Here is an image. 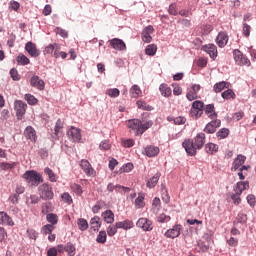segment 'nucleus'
<instances>
[{"label":"nucleus","instance_id":"nucleus-46","mask_svg":"<svg viewBox=\"0 0 256 256\" xmlns=\"http://www.w3.org/2000/svg\"><path fill=\"white\" fill-rule=\"evenodd\" d=\"M39 201H41V196H37L35 194L30 195V197L27 200V204L28 205H37V203H39Z\"/></svg>","mask_w":256,"mask_h":256},{"label":"nucleus","instance_id":"nucleus-40","mask_svg":"<svg viewBox=\"0 0 256 256\" xmlns=\"http://www.w3.org/2000/svg\"><path fill=\"white\" fill-rule=\"evenodd\" d=\"M77 225L80 231H87V229H89V223L85 220V218H79Z\"/></svg>","mask_w":256,"mask_h":256},{"label":"nucleus","instance_id":"nucleus-63","mask_svg":"<svg viewBox=\"0 0 256 256\" xmlns=\"http://www.w3.org/2000/svg\"><path fill=\"white\" fill-rule=\"evenodd\" d=\"M203 107H204L203 102L199 101V100L193 102V104H192V108L198 109L199 111H203Z\"/></svg>","mask_w":256,"mask_h":256},{"label":"nucleus","instance_id":"nucleus-36","mask_svg":"<svg viewBox=\"0 0 256 256\" xmlns=\"http://www.w3.org/2000/svg\"><path fill=\"white\" fill-rule=\"evenodd\" d=\"M136 105H137L138 109H142V111H153V106L147 104V102H145L143 100H138L136 102Z\"/></svg>","mask_w":256,"mask_h":256},{"label":"nucleus","instance_id":"nucleus-9","mask_svg":"<svg viewBox=\"0 0 256 256\" xmlns=\"http://www.w3.org/2000/svg\"><path fill=\"white\" fill-rule=\"evenodd\" d=\"M136 225L143 231H153V222L147 218H139Z\"/></svg>","mask_w":256,"mask_h":256},{"label":"nucleus","instance_id":"nucleus-38","mask_svg":"<svg viewBox=\"0 0 256 256\" xmlns=\"http://www.w3.org/2000/svg\"><path fill=\"white\" fill-rule=\"evenodd\" d=\"M227 90L222 92L221 97L226 99V101H229V99H235V97H237V95L235 94V92H233L232 89L226 88Z\"/></svg>","mask_w":256,"mask_h":256},{"label":"nucleus","instance_id":"nucleus-53","mask_svg":"<svg viewBox=\"0 0 256 256\" xmlns=\"http://www.w3.org/2000/svg\"><path fill=\"white\" fill-rule=\"evenodd\" d=\"M119 229V227H117V223L114 226H108L107 228V235L109 237H113L114 235L117 234V230Z\"/></svg>","mask_w":256,"mask_h":256},{"label":"nucleus","instance_id":"nucleus-20","mask_svg":"<svg viewBox=\"0 0 256 256\" xmlns=\"http://www.w3.org/2000/svg\"><path fill=\"white\" fill-rule=\"evenodd\" d=\"M153 31H155V29L151 25L144 28V30L142 31V41H144V43H151L153 39L151 37Z\"/></svg>","mask_w":256,"mask_h":256},{"label":"nucleus","instance_id":"nucleus-35","mask_svg":"<svg viewBox=\"0 0 256 256\" xmlns=\"http://www.w3.org/2000/svg\"><path fill=\"white\" fill-rule=\"evenodd\" d=\"M135 207L137 209H143V207H145V194H138L135 200Z\"/></svg>","mask_w":256,"mask_h":256},{"label":"nucleus","instance_id":"nucleus-43","mask_svg":"<svg viewBox=\"0 0 256 256\" xmlns=\"http://www.w3.org/2000/svg\"><path fill=\"white\" fill-rule=\"evenodd\" d=\"M216 137L218 139H227L229 137V129L227 128H222L216 133Z\"/></svg>","mask_w":256,"mask_h":256},{"label":"nucleus","instance_id":"nucleus-62","mask_svg":"<svg viewBox=\"0 0 256 256\" xmlns=\"http://www.w3.org/2000/svg\"><path fill=\"white\" fill-rule=\"evenodd\" d=\"M8 199L12 205H17V203H19V194L14 193L10 195Z\"/></svg>","mask_w":256,"mask_h":256},{"label":"nucleus","instance_id":"nucleus-21","mask_svg":"<svg viewBox=\"0 0 256 256\" xmlns=\"http://www.w3.org/2000/svg\"><path fill=\"white\" fill-rule=\"evenodd\" d=\"M0 225H8L9 227H13L15 225V222L9 214H7L6 212H0Z\"/></svg>","mask_w":256,"mask_h":256},{"label":"nucleus","instance_id":"nucleus-45","mask_svg":"<svg viewBox=\"0 0 256 256\" xmlns=\"http://www.w3.org/2000/svg\"><path fill=\"white\" fill-rule=\"evenodd\" d=\"M54 229H55V226L51 224H46L42 227L41 232L43 233V235H50L51 233H53Z\"/></svg>","mask_w":256,"mask_h":256},{"label":"nucleus","instance_id":"nucleus-4","mask_svg":"<svg viewBox=\"0 0 256 256\" xmlns=\"http://www.w3.org/2000/svg\"><path fill=\"white\" fill-rule=\"evenodd\" d=\"M38 194L43 201H51L53 197H55V193H53V187L48 183H44L38 187Z\"/></svg>","mask_w":256,"mask_h":256},{"label":"nucleus","instance_id":"nucleus-32","mask_svg":"<svg viewBox=\"0 0 256 256\" xmlns=\"http://www.w3.org/2000/svg\"><path fill=\"white\" fill-rule=\"evenodd\" d=\"M159 91L162 97H171V93H173L171 87H169V85L167 84H161L159 87Z\"/></svg>","mask_w":256,"mask_h":256},{"label":"nucleus","instance_id":"nucleus-5","mask_svg":"<svg viewBox=\"0 0 256 256\" xmlns=\"http://www.w3.org/2000/svg\"><path fill=\"white\" fill-rule=\"evenodd\" d=\"M233 55H234V61L238 65H246V67H249V65H251V61L248 60L245 55H243V52L241 50H238V49L234 50Z\"/></svg>","mask_w":256,"mask_h":256},{"label":"nucleus","instance_id":"nucleus-42","mask_svg":"<svg viewBox=\"0 0 256 256\" xmlns=\"http://www.w3.org/2000/svg\"><path fill=\"white\" fill-rule=\"evenodd\" d=\"M96 241L97 243L101 244L107 243V232H105V230L100 231L96 238Z\"/></svg>","mask_w":256,"mask_h":256},{"label":"nucleus","instance_id":"nucleus-37","mask_svg":"<svg viewBox=\"0 0 256 256\" xmlns=\"http://www.w3.org/2000/svg\"><path fill=\"white\" fill-rule=\"evenodd\" d=\"M70 189L73 193H75V195H78V197H81V195H83V188L77 183H71Z\"/></svg>","mask_w":256,"mask_h":256},{"label":"nucleus","instance_id":"nucleus-56","mask_svg":"<svg viewBox=\"0 0 256 256\" xmlns=\"http://www.w3.org/2000/svg\"><path fill=\"white\" fill-rule=\"evenodd\" d=\"M175 125H185L187 123V118L183 116H178L173 119Z\"/></svg>","mask_w":256,"mask_h":256},{"label":"nucleus","instance_id":"nucleus-3","mask_svg":"<svg viewBox=\"0 0 256 256\" xmlns=\"http://www.w3.org/2000/svg\"><path fill=\"white\" fill-rule=\"evenodd\" d=\"M23 179L30 187H38L40 183H43V176L35 170H28L23 174Z\"/></svg>","mask_w":256,"mask_h":256},{"label":"nucleus","instance_id":"nucleus-33","mask_svg":"<svg viewBox=\"0 0 256 256\" xmlns=\"http://www.w3.org/2000/svg\"><path fill=\"white\" fill-rule=\"evenodd\" d=\"M205 151L208 155H215L219 151V146L214 143H208L205 146Z\"/></svg>","mask_w":256,"mask_h":256},{"label":"nucleus","instance_id":"nucleus-1","mask_svg":"<svg viewBox=\"0 0 256 256\" xmlns=\"http://www.w3.org/2000/svg\"><path fill=\"white\" fill-rule=\"evenodd\" d=\"M204 145L205 133L203 132L198 133L194 139H185L182 143V147L190 157H195V155H197V151L203 149Z\"/></svg>","mask_w":256,"mask_h":256},{"label":"nucleus","instance_id":"nucleus-44","mask_svg":"<svg viewBox=\"0 0 256 256\" xmlns=\"http://www.w3.org/2000/svg\"><path fill=\"white\" fill-rule=\"evenodd\" d=\"M16 61L19 65H29L30 63L29 58H27V56L23 54L18 55V57L16 58Z\"/></svg>","mask_w":256,"mask_h":256},{"label":"nucleus","instance_id":"nucleus-52","mask_svg":"<svg viewBox=\"0 0 256 256\" xmlns=\"http://www.w3.org/2000/svg\"><path fill=\"white\" fill-rule=\"evenodd\" d=\"M61 199L62 201H64V203H67L68 205H71V203H73V198L71 197V194H69V192L63 193Z\"/></svg>","mask_w":256,"mask_h":256},{"label":"nucleus","instance_id":"nucleus-61","mask_svg":"<svg viewBox=\"0 0 256 256\" xmlns=\"http://www.w3.org/2000/svg\"><path fill=\"white\" fill-rule=\"evenodd\" d=\"M100 149L102 151H109L111 149V143L109 141L105 140L100 143Z\"/></svg>","mask_w":256,"mask_h":256},{"label":"nucleus","instance_id":"nucleus-8","mask_svg":"<svg viewBox=\"0 0 256 256\" xmlns=\"http://www.w3.org/2000/svg\"><path fill=\"white\" fill-rule=\"evenodd\" d=\"M30 85L31 87H34L35 89H38V91H44L45 90V81L41 79L39 76L34 75L30 79Z\"/></svg>","mask_w":256,"mask_h":256},{"label":"nucleus","instance_id":"nucleus-25","mask_svg":"<svg viewBox=\"0 0 256 256\" xmlns=\"http://www.w3.org/2000/svg\"><path fill=\"white\" fill-rule=\"evenodd\" d=\"M144 153L147 157H155L159 155V147L157 146H147L144 150Z\"/></svg>","mask_w":256,"mask_h":256},{"label":"nucleus","instance_id":"nucleus-60","mask_svg":"<svg viewBox=\"0 0 256 256\" xmlns=\"http://www.w3.org/2000/svg\"><path fill=\"white\" fill-rule=\"evenodd\" d=\"M61 129H63V121L58 119L55 125V135H59V133H61Z\"/></svg>","mask_w":256,"mask_h":256},{"label":"nucleus","instance_id":"nucleus-41","mask_svg":"<svg viewBox=\"0 0 256 256\" xmlns=\"http://www.w3.org/2000/svg\"><path fill=\"white\" fill-rule=\"evenodd\" d=\"M44 173L46 175H48L49 181H51V183L57 182V176L55 175V172H53V170L51 168H49V167L45 168Z\"/></svg>","mask_w":256,"mask_h":256},{"label":"nucleus","instance_id":"nucleus-19","mask_svg":"<svg viewBox=\"0 0 256 256\" xmlns=\"http://www.w3.org/2000/svg\"><path fill=\"white\" fill-rule=\"evenodd\" d=\"M216 43L218 47H225V45L229 43V35H227V32H219L218 36L216 37Z\"/></svg>","mask_w":256,"mask_h":256},{"label":"nucleus","instance_id":"nucleus-28","mask_svg":"<svg viewBox=\"0 0 256 256\" xmlns=\"http://www.w3.org/2000/svg\"><path fill=\"white\" fill-rule=\"evenodd\" d=\"M61 45L54 43V44H49L48 46L45 47L43 53L44 55H53V51H60Z\"/></svg>","mask_w":256,"mask_h":256},{"label":"nucleus","instance_id":"nucleus-13","mask_svg":"<svg viewBox=\"0 0 256 256\" xmlns=\"http://www.w3.org/2000/svg\"><path fill=\"white\" fill-rule=\"evenodd\" d=\"M107 191L109 193H113V191H117L118 193H129L131 191V188L121 186V185H114L113 183H109L107 186Z\"/></svg>","mask_w":256,"mask_h":256},{"label":"nucleus","instance_id":"nucleus-15","mask_svg":"<svg viewBox=\"0 0 256 256\" xmlns=\"http://www.w3.org/2000/svg\"><path fill=\"white\" fill-rule=\"evenodd\" d=\"M110 45L116 51H125V49H127V45L125 44V42L119 38H113L112 40H110Z\"/></svg>","mask_w":256,"mask_h":256},{"label":"nucleus","instance_id":"nucleus-47","mask_svg":"<svg viewBox=\"0 0 256 256\" xmlns=\"http://www.w3.org/2000/svg\"><path fill=\"white\" fill-rule=\"evenodd\" d=\"M145 51H146V55H150L151 57H153V55H155V53H157V45L150 44L147 46Z\"/></svg>","mask_w":256,"mask_h":256},{"label":"nucleus","instance_id":"nucleus-39","mask_svg":"<svg viewBox=\"0 0 256 256\" xmlns=\"http://www.w3.org/2000/svg\"><path fill=\"white\" fill-rule=\"evenodd\" d=\"M143 92L141 91V88L137 85H133L130 89V95L131 97H134V99H137V97H141V94Z\"/></svg>","mask_w":256,"mask_h":256},{"label":"nucleus","instance_id":"nucleus-26","mask_svg":"<svg viewBox=\"0 0 256 256\" xmlns=\"http://www.w3.org/2000/svg\"><path fill=\"white\" fill-rule=\"evenodd\" d=\"M231 84L226 81L218 82L213 86V91L215 93H221V91H224V89H229Z\"/></svg>","mask_w":256,"mask_h":256},{"label":"nucleus","instance_id":"nucleus-34","mask_svg":"<svg viewBox=\"0 0 256 256\" xmlns=\"http://www.w3.org/2000/svg\"><path fill=\"white\" fill-rule=\"evenodd\" d=\"M46 221H48L52 227H55V225L59 223V216H57L55 213H49L46 215Z\"/></svg>","mask_w":256,"mask_h":256},{"label":"nucleus","instance_id":"nucleus-31","mask_svg":"<svg viewBox=\"0 0 256 256\" xmlns=\"http://www.w3.org/2000/svg\"><path fill=\"white\" fill-rule=\"evenodd\" d=\"M90 225L93 231H99V229H101V218H99V216H94L90 220Z\"/></svg>","mask_w":256,"mask_h":256},{"label":"nucleus","instance_id":"nucleus-22","mask_svg":"<svg viewBox=\"0 0 256 256\" xmlns=\"http://www.w3.org/2000/svg\"><path fill=\"white\" fill-rule=\"evenodd\" d=\"M24 137L26 139H30V141H37V133L35 132V129L31 126L26 127L24 130Z\"/></svg>","mask_w":256,"mask_h":256},{"label":"nucleus","instance_id":"nucleus-50","mask_svg":"<svg viewBox=\"0 0 256 256\" xmlns=\"http://www.w3.org/2000/svg\"><path fill=\"white\" fill-rule=\"evenodd\" d=\"M65 251H67L69 256H75V245H73L71 242H68L65 246Z\"/></svg>","mask_w":256,"mask_h":256},{"label":"nucleus","instance_id":"nucleus-64","mask_svg":"<svg viewBox=\"0 0 256 256\" xmlns=\"http://www.w3.org/2000/svg\"><path fill=\"white\" fill-rule=\"evenodd\" d=\"M122 145L123 147H133V145H135V140L133 139H126V140H122Z\"/></svg>","mask_w":256,"mask_h":256},{"label":"nucleus","instance_id":"nucleus-59","mask_svg":"<svg viewBox=\"0 0 256 256\" xmlns=\"http://www.w3.org/2000/svg\"><path fill=\"white\" fill-rule=\"evenodd\" d=\"M243 35L249 37L251 35V26L247 23H243Z\"/></svg>","mask_w":256,"mask_h":256},{"label":"nucleus","instance_id":"nucleus-12","mask_svg":"<svg viewBox=\"0 0 256 256\" xmlns=\"http://www.w3.org/2000/svg\"><path fill=\"white\" fill-rule=\"evenodd\" d=\"M199 91H201V85L194 84L186 94L188 101H195V99H197V94L199 93Z\"/></svg>","mask_w":256,"mask_h":256},{"label":"nucleus","instance_id":"nucleus-6","mask_svg":"<svg viewBox=\"0 0 256 256\" xmlns=\"http://www.w3.org/2000/svg\"><path fill=\"white\" fill-rule=\"evenodd\" d=\"M80 167L87 177H95V169H93V166H91V163H89L87 160H81Z\"/></svg>","mask_w":256,"mask_h":256},{"label":"nucleus","instance_id":"nucleus-16","mask_svg":"<svg viewBox=\"0 0 256 256\" xmlns=\"http://www.w3.org/2000/svg\"><path fill=\"white\" fill-rule=\"evenodd\" d=\"M181 235V225H175L165 233V237L168 239H175Z\"/></svg>","mask_w":256,"mask_h":256},{"label":"nucleus","instance_id":"nucleus-55","mask_svg":"<svg viewBox=\"0 0 256 256\" xmlns=\"http://www.w3.org/2000/svg\"><path fill=\"white\" fill-rule=\"evenodd\" d=\"M120 91H119V89H117V88H112V89H108L107 91H106V94H108L109 95V97H119V95H120Z\"/></svg>","mask_w":256,"mask_h":256},{"label":"nucleus","instance_id":"nucleus-58","mask_svg":"<svg viewBox=\"0 0 256 256\" xmlns=\"http://www.w3.org/2000/svg\"><path fill=\"white\" fill-rule=\"evenodd\" d=\"M231 199L234 202V205H239V203H241V193L235 192V194L231 196Z\"/></svg>","mask_w":256,"mask_h":256},{"label":"nucleus","instance_id":"nucleus-2","mask_svg":"<svg viewBox=\"0 0 256 256\" xmlns=\"http://www.w3.org/2000/svg\"><path fill=\"white\" fill-rule=\"evenodd\" d=\"M127 127L130 129V133H135L136 136L143 135L147 129L153 127V120L142 118L131 119L127 121Z\"/></svg>","mask_w":256,"mask_h":256},{"label":"nucleus","instance_id":"nucleus-54","mask_svg":"<svg viewBox=\"0 0 256 256\" xmlns=\"http://www.w3.org/2000/svg\"><path fill=\"white\" fill-rule=\"evenodd\" d=\"M190 115L191 117H194V119H199V117H201V115H203V110H198L196 108H191L190 111Z\"/></svg>","mask_w":256,"mask_h":256},{"label":"nucleus","instance_id":"nucleus-30","mask_svg":"<svg viewBox=\"0 0 256 256\" xmlns=\"http://www.w3.org/2000/svg\"><path fill=\"white\" fill-rule=\"evenodd\" d=\"M159 179H161V173L157 172L152 178H150L147 182V187L149 189H153L159 183Z\"/></svg>","mask_w":256,"mask_h":256},{"label":"nucleus","instance_id":"nucleus-17","mask_svg":"<svg viewBox=\"0 0 256 256\" xmlns=\"http://www.w3.org/2000/svg\"><path fill=\"white\" fill-rule=\"evenodd\" d=\"M25 50L30 57H39L40 55L39 49H37V45H35L33 42H27L25 45Z\"/></svg>","mask_w":256,"mask_h":256},{"label":"nucleus","instance_id":"nucleus-48","mask_svg":"<svg viewBox=\"0 0 256 256\" xmlns=\"http://www.w3.org/2000/svg\"><path fill=\"white\" fill-rule=\"evenodd\" d=\"M24 99L27 101L28 105H37L38 101L37 98H35V96L31 95V94H26L24 96Z\"/></svg>","mask_w":256,"mask_h":256},{"label":"nucleus","instance_id":"nucleus-14","mask_svg":"<svg viewBox=\"0 0 256 256\" xmlns=\"http://www.w3.org/2000/svg\"><path fill=\"white\" fill-rule=\"evenodd\" d=\"M14 109L16 111L17 117H21L22 115H25V112L27 111V105L25 102L17 100L14 103Z\"/></svg>","mask_w":256,"mask_h":256},{"label":"nucleus","instance_id":"nucleus-11","mask_svg":"<svg viewBox=\"0 0 256 256\" xmlns=\"http://www.w3.org/2000/svg\"><path fill=\"white\" fill-rule=\"evenodd\" d=\"M218 127H221V120L215 118L214 120H212L210 123L206 125V127L204 128V131L205 133L213 134L215 133V131H217Z\"/></svg>","mask_w":256,"mask_h":256},{"label":"nucleus","instance_id":"nucleus-24","mask_svg":"<svg viewBox=\"0 0 256 256\" xmlns=\"http://www.w3.org/2000/svg\"><path fill=\"white\" fill-rule=\"evenodd\" d=\"M247 189H249V182L240 181L236 184L234 191L235 193H240L242 195L244 191H247Z\"/></svg>","mask_w":256,"mask_h":256},{"label":"nucleus","instance_id":"nucleus-29","mask_svg":"<svg viewBox=\"0 0 256 256\" xmlns=\"http://www.w3.org/2000/svg\"><path fill=\"white\" fill-rule=\"evenodd\" d=\"M102 217L105 221V223H114L115 222V214L111 210H106L102 213Z\"/></svg>","mask_w":256,"mask_h":256},{"label":"nucleus","instance_id":"nucleus-27","mask_svg":"<svg viewBox=\"0 0 256 256\" xmlns=\"http://www.w3.org/2000/svg\"><path fill=\"white\" fill-rule=\"evenodd\" d=\"M116 227H118V229H124L127 231L129 229H133L134 224L131 220H124L122 222H116Z\"/></svg>","mask_w":256,"mask_h":256},{"label":"nucleus","instance_id":"nucleus-10","mask_svg":"<svg viewBox=\"0 0 256 256\" xmlns=\"http://www.w3.org/2000/svg\"><path fill=\"white\" fill-rule=\"evenodd\" d=\"M245 161H247L246 156H244L243 154L237 155L232 163L231 171H239V168L245 165Z\"/></svg>","mask_w":256,"mask_h":256},{"label":"nucleus","instance_id":"nucleus-18","mask_svg":"<svg viewBox=\"0 0 256 256\" xmlns=\"http://www.w3.org/2000/svg\"><path fill=\"white\" fill-rule=\"evenodd\" d=\"M202 51H205L211 59L217 58V46H215V44H206L202 46Z\"/></svg>","mask_w":256,"mask_h":256},{"label":"nucleus","instance_id":"nucleus-23","mask_svg":"<svg viewBox=\"0 0 256 256\" xmlns=\"http://www.w3.org/2000/svg\"><path fill=\"white\" fill-rule=\"evenodd\" d=\"M204 112L206 113L207 117L209 119H217V112H215V105L213 104H208L204 108Z\"/></svg>","mask_w":256,"mask_h":256},{"label":"nucleus","instance_id":"nucleus-57","mask_svg":"<svg viewBox=\"0 0 256 256\" xmlns=\"http://www.w3.org/2000/svg\"><path fill=\"white\" fill-rule=\"evenodd\" d=\"M158 223H167L171 221V216H167L165 214H160L157 218Z\"/></svg>","mask_w":256,"mask_h":256},{"label":"nucleus","instance_id":"nucleus-7","mask_svg":"<svg viewBox=\"0 0 256 256\" xmlns=\"http://www.w3.org/2000/svg\"><path fill=\"white\" fill-rule=\"evenodd\" d=\"M67 136L70 141H73L74 143H79V141H81V130L76 127H71L67 132Z\"/></svg>","mask_w":256,"mask_h":256},{"label":"nucleus","instance_id":"nucleus-49","mask_svg":"<svg viewBox=\"0 0 256 256\" xmlns=\"http://www.w3.org/2000/svg\"><path fill=\"white\" fill-rule=\"evenodd\" d=\"M26 233H27V237L30 239H33L34 241H36L37 237H39V233H37V231H35V229L33 228L27 229Z\"/></svg>","mask_w":256,"mask_h":256},{"label":"nucleus","instance_id":"nucleus-51","mask_svg":"<svg viewBox=\"0 0 256 256\" xmlns=\"http://www.w3.org/2000/svg\"><path fill=\"white\" fill-rule=\"evenodd\" d=\"M169 15L177 16L179 15V8H177V4L173 3L168 8Z\"/></svg>","mask_w":256,"mask_h":256}]
</instances>
